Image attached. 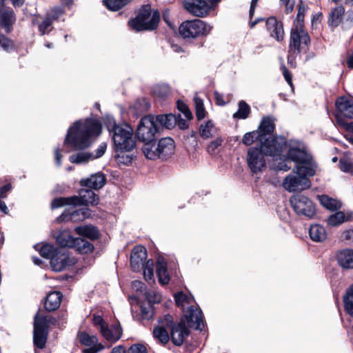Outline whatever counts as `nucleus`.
Wrapping results in <instances>:
<instances>
[{"label": "nucleus", "instance_id": "52", "mask_svg": "<svg viewBox=\"0 0 353 353\" xmlns=\"http://www.w3.org/2000/svg\"><path fill=\"white\" fill-rule=\"evenodd\" d=\"M223 139L221 137H218L214 141H211L207 147L208 152L211 154H216L219 152V148L221 146Z\"/></svg>", "mask_w": 353, "mask_h": 353}, {"label": "nucleus", "instance_id": "50", "mask_svg": "<svg viewBox=\"0 0 353 353\" xmlns=\"http://www.w3.org/2000/svg\"><path fill=\"white\" fill-rule=\"evenodd\" d=\"M216 132V130L211 121L206 122L205 125L200 126V136L204 138L212 137Z\"/></svg>", "mask_w": 353, "mask_h": 353}, {"label": "nucleus", "instance_id": "53", "mask_svg": "<svg viewBox=\"0 0 353 353\" xmlns=\"http://www.w3.org/2000/svg\"><path fill=\"white\" fill-rule=\"evenodd\" d=\"M52 19L46 17L39 26V30L41 35L49 33L52 29Z\"/></svg>", "mask_w": 353, "mask_h": 353}, {"label": "nucleus", "instance_id": "7", "mask_svg": "<svg viewBox=\"0 0 353 353\" xmlns=\"http://www.w3.org/2000/svg\"><path fill=\"white\" fill-rule=\"evenodd\" d=\"M54 318L52 316H42L37 313L34 317L33 343L39 349L46 347L49 324L52 323Z\"/></svg>", "mask_w": 353, "mask_h": 353}, {"label": "nucleus", "instance_id": "19", "mask_svg": "<svg viewBox=\"0 0 353 353\" xmlns=\"http://www.w3.org/2000/svg\"><path fill=\"white\" fill-rule=\"evenodd\" d=\"M190 329L181 322L172 325L170 329L172 342L176 346L181 345L185 337L190 334Z\"/></svg>", "mask_w": 353, "mask_h": 353}, {"label": "nucleus", "instance_id": "5", "mask_svg": "<svg viewBox=\"0 0 353 353\" xmlns=\"http://www.w3.org/2000/svg\"><path fill=\"white\" fill-rule=\"evenodd\" d=\"M160 21V14L154 11L152 14L151 6L143 5L139 9L137 17L128 21L130 28L136 32L155 30Z\"/></svg>", "mask_w": 353, "mask_h": 353}, {"label": "nucleus", "instance_id": "13", "mask_svg": "<svg viewBox=\"0 0 353 353\" xmlns=\"http://www.w3.org/2000/svg\"><path fill=\"white\" fill-rule=\"evenodd\" d=\"M71 265V260L65 249L58 248L50 261V266L55 272H61Z\"/></svg>", "mask_w": 353, "mask_h": 353}, {"label": "nucleus", "instance_id": "22", "mask_svg": "<svg viewBox=\"0 0 353 353\" xmlns=\"http://www.w3.org/2000/svg\"><path fill=\"white\" fill-rule=\"evenodd\" d=\"M266 26L272 37L278 41H283L284 30L281 21H277L275 17H270L266 21Z\"/></svg>", "mask_w": 353, "mask_h": 353}, {"label": "nucleus", "instance_id": "63", "mask_svg": "<svg viewBox=\"0 0 353 353\" xmlns=\"http://www.w3.org/2000/svg\"><path fill=\"white\" fill-rule=\"evenodd\" d=\"M64 12V10L61 6H57L54 7L51 10L50 14L48 15L47 17H51L52 20L57 19L61 15H62Z\"/></svg>", "mask_w": 353, "mask_h": 353}, {"label": "nucleus", "instance_id": "32", "mask_svg": "<svg viewBox=\"0 0 353 353\" xmlns=\"http://www.w3.org/2000/svg\"><path fill=\"white\" fill-rule=\"evenodd\" d=\"M75 245L72 248L80 254L91 253L94 250V245L83 238H76Z\"/></svg>", "mask_w": 353, "mask_h": 353}, {"label": "nucleus", "instance_id": "57", "mask_svg": "<svg viewBox=\"0 0 353 353\" xmlns=\"http://www.w3.org/2000/svg\"><path fill=\"white\" fill-rule=\"evenodd\" d=\"M0 48L5 51H10L13 48L12 41L2 34H0Z\"/></svg>", "mask_w": 353, "mask_h": 353}, {"label": "nucleus", "instance_id": "20", "mask_svg": "<svg viewBox=\"0 0 353 353\" xmlns=\"http://www.w3.org/2000/svg\"><path fill=\"white\" fill-rule=\"evenodd\" d=\"M337 116L353 119V99L341 97L336 101Z\"/></svg>", "mask_w": 353, "mask_h": 353}, {"label": "nucleus", "instance_id": "62", "mask_svg": "<svg viewBox=\"0 0 353 353\" xmlns=\"http://www.w3.org/2000/svg\"><path fill=\"white\" fill-rule=\"evenodd\" d=\"M339 166L340 169L346 172H352V163L347 159H341L339 163Z\"/></svg>", "mask_w": 353, "mask_h": 353}, {"label": "nucleus", "instance_id": "29", "mask_svg": "<svg viewBox=\"0 0 353 353\" xmlns=\"http://www.w3.org/2000/svg\"><path fill=\"white\" fill-rule=\"evenodd\" d=\"M56 241L61 246L60 248H72L75 245L76 238L72 235L70 231L63 230L56 236Z\"/></svg>", "mask_w": 353, "mask_h": 353}, {"label": "nucleus", "instance_id": "33", "mask_svg": "<svg viewBox=\"0 0 353 353\" xmlns=\"http://www.w3.org/2000/svg\"><path fill=\"white\" fill-rule=\"evenodd\" d=\"M155 141L145 142L143 145L142 150L145 157L150 160L159 159L158 149Z\"/></svg>", "mask_w": 353, "mask_h": 353}, {"label": "nucleus", "instance_id": "25", "mask_svg": "<svg viewBox=\"0 0 353 353\" xmlns=\"http://www.w3.org/2000/svg\"><path fill=\"white\" fill-rule=\"evenodd\" d=\"M336 260L338 264L343 269L353 268V250L343 249L339 250L336 254Z\"/></svg>", "mask_w": 353, "mask_h": 353}, {"label": "nucleus", "instance_id": "55", "mask_svg": "<svg viewBox=\"0 0 353 353\" xmlns=\"http://www.w3.org/2000/svg\"><path fill=\"white\" fill-rule=\"evenodd\" d=\"M176 108L179 110V112L183 114L184 117L187 119L190 120L193 118L192 114L188 106L182 100H178L176 101Z\"/></svg>", "mask_w": 353, "mask_h": 353}, {"label": "nucleus", "instance_id": "3", "mask_svg": "<svg viewBox=\"0 0 353 353\" xmlns=\"http://www.w3.org/2000/svg\"><path fill=\"white\" fill-rule=\"evenodd\" d=\"M174 300L177 307L182 310L183 314L180 321L185 326L195 330H199V308L192 295L183 292L174 294Z\"/></svg>", "mask_w": 353, "mask_h": 353}, {"label": "nucleus", "instance_id": "64", "mask_svg": "<svg viewBox=\"0 0 353 353\" xmlns=\"http://www.w3.org/2000/svg\"><path fill=\"white\" fill-rule=\"evenodd\" d=\"M128 353H147V349L141 344H134L129 348Z\"/></svg>", "mask_w": 353, "mask_h": 353}, {"label": "nucleus", "instance_id": "24", "mask_svg": "<svg viewBox=\"0 0 353 353\" xmlns=\"http://www.w3.org/2000/svg\"><path fill=\"white\" fill-rule=\"evenodd\" d=\"M106 182L105 176L101 172H97L92 174L89 178L82 179L81 185L90 189L99 190L105 185Z\"/></svg>", "mask_w": 353, "mask_h": 353}, {"label": "nucleus", "instance_id": "44", "mask_svg": "<svg viewBox=\"0 0 353 353\" xmlns=\"http://www.w3.org/2000/svg\"><path fill=\"white\" fill-rule=\"evenodd\" d=\"M153 336L158 339L161 343L165 345L169 341V334L164 326H157L153 330Z\"/></svg>", "mask_w": 353, "mask_h": 353}, {"label": "nucleus", "instance_id": "16", "mask_svg": "<svg viewBox=\"0 0 353 353\" xmlns=\"http://www.w3.org/2000/svg\"><path fill=\"white\" fill-rule=\"evenodd\" d=\"M77 198L74 201V206L77 205H97L99 203V196L90 189H81L79 196H72Z\"/></svg>", "mask_w": 353, "mask_h": 353}, {"label": "nucleus", "instance_id": "61", "mask_svg": "<svg viewBox=\"0 0 353 353\" xmlns=\"http://www.w3.org/2000/svg\"><path fill=\"white\" fill-rule=\"evenodd\" d=\"M212 10L211 6L205 0H200V17H205Z\"/></svg>", "mask_w": 353, "mask_h": 353}, {"label": "nucleus", "instance_id": "30", "mask_svg": "<svg viewBox=\"0 0 353 353\" xmlns=\"http://www.w3.org/2000/svg\"><path fill=\"white\" fill-rule=\"evenodd\" d=\"M183 143L190 154H192L193 158L197 157V138L196 133L192 131L184 137Z\"/></svg>", "mask_w": 353, "mask_h": 353}, {"label": "nucleus", "instance_id": "49", "mask_svg": "<svg viewBox=\"0 0 353 353\" xmlns=\"http://www.w3.org/2000/svg\"><path fill=\"white\" fill-rule=\"evenodd\" d=\"M184 8L195 17H199V0H183Z\"/></svg>", "mask_w": 353, "mask_h": 353}, {"label": "nucleus", "instance_id": "38", "mask_svg": "<svg viewBox=\"0 0 353 353\" xmlns=\"http://www.w3.org/2000/svg\"><path fill=\"white\" fill-rule=\"evenodd\" d=\"M146 298L148 301L141 305V315L143 319L150 320L154 314L150 293L146 294Z\"/></svg>", "mask_w": 353, "mask_h": 353}, {"label": "nucleus", "instance_id": "28", "mask_svg": "<svg viewBox=\"0 0 353 353\" xmlns=\"http://www.w3.org/2000/svg\"><path fill=\"white\" fill-rule=\"evenodd\" d=\"M62 299V294L60 292L49 293L46 298L44 303L45 309L48 312L54 311L60 306Z\"/></svg>", "mask_w": 353, "mask_h": 353}, {"label": "nucleus", "instance_id": "17", "mask_svg": "<svg viewBox=\"0 0 353 353\" xmlns=\"http://www.w3.org/2000/svg\"><path fill=\"white\" fill-rule=\"evenodd\" d=\"M158 149L159 159L166 160L171 157L174 152L175 144L174 140L170 137L161 139L157 144Z\"/></svg>", "mask_w": 353, "mask_h": 353}, {"label": "nucleus", "instance_id": "18", "mask_svg": "<svg viewBox=\"0 0 353 353\" xmlns=\"http://www.w3.org/2000/svg\"><path fill=\"white\" fill-rule=\"evenodd\" d=\"M180 35L183 39H194L199 35V20H188L183 22L179 28Z\"/></svg>", "mask_w": 353, "mask_h": 353}, {"label": "nucleus", "instance_id": "23", "mask_svg": "<svg viewBox=\"0 0 353 353\" xmlns=\"http://www.w3.org/2000/svg\"><path fill=\"white\" fill-rule=\"evenodd\" d=\"M153 121L159 126V131L163 128L172 129L176 125V115L170 114L153 116Z\"/></svg>", "mask_w": 353, "mask_h": 353}, {"label": "nucleus", "instance_id": "48", "mask_svg": "<svg viewBox=\"0 0 353 353\" xmlns=\"http://www.w3.org/2000/svg\"><path fill=\"white\" fill-rule=\"evenodd\" d=\"M76 197H59L52 200L51 208L52 209L59 208L65 205H74V201L77 200Z\"/></svg>", "mask_w": 353, "mask_h": 353}, {"label": "nucleus", "instance_id": "9", "mask_svg": "<svg viewBox=\"0 0 353 353\" xmlns=\"http://www.w3.org/2000/svg\"><path fill=\"white\" fill-rule=\"evenodd\" d=\"M296 174L288 175L283 181V187L290 192L302 191L309 189L311 186V182L309 179L312 176L305 174L304 173L293 172Z\"/></svg>", "mask_w": 353, "mask_h": 353}, {"label": "nucleus", "instance_id": "56", "mask_svg": "<svg viewBox=\"0 0 353 353\" xmlns=\"http://www.w3.org/2000/svg\"><path fill=\"white\" fill-rule=\"evenodd\" d=\"M143 271V276L146 280H151L154 276L153 262L150 260L145 262L141 268Z\"/></svg>", "mask_w": 353, "mask_h": 353}, {"label": "nucleus", "instance_id": "42", "mask_svg": "<svg viewBox=\"0 0 353 353\" xmlns=\"http://www.w3.org/2000/svg\"><path fill=\"white\" fill-rule=\"evenodd\" d=\"M92 153L90 152H81L70 155L69 160L72 163L81 164L92 160Z\"/></svg>", "mask_w": 353, "mask_h": 353}, {"label": "nucleus", "instance_id": "35", "mask_svg": "<svg viewBox=\"0 0 353 353\" xmlns=\"http://www.w3.org/2000/svg\"><path fill=\"white\" fill-rule=\"evenodd\" d=\"M345 9L343 6H338L335 8L330 14L328 23L330 26L337 27L342 21V17L344 15Z\"/></svg>", "mask_w": 353, "mask_h": 353}, {"label": "nucleus", "instance_id": "37", "mask_svg": "<svg viewBox=\"0 0 353 353\" xmlns=\"http://www.w3.org/2000/svg\"><path fill=\"white\" fill-rule=\"evenodd\" d=\"M157 274L159 278V283L163 285L168 283L170 279L165 262L158 261L157 263Z\"/></svg>", "mask_w": 353, "mask_h": 353}, {"label": "nucleus", "instance_id": "40", "mask_svg": "<svg viewBox=\"0 0 353 353\" xmlns=\"http://www.w3.org/2000/svg\"><path fill=\"white\" fill-rule=\"evenodd\" d=\"M170 93V88L166 84H161L155 85L152 89V94L154 97L159 100L165 99Z\"/></svg>", "mask_w": 353, "mask_h": 353}, {"label": "nucleus", "instance_id": "1", "mask_svg": "<svg viewBox=\"0 0 353 353\" xmlns=\"http://www.w3.org/2000/svg\"><path fill=\"white\" fill-rule=\"evenodd\" d=\"M101 124L94 119L75 121L68 130L64 145L72 150H83L89 148L101 133Z\"/></svg>", "mask_w": 353, "mask_h": 353}, {"label": "nucleus", "instance_id": "26", "mask_svg": "<svg viewBox=\"0 0 353 353\" xmlns=\"http://www.w3.org/2000/svg\"><path fill=\"white\" fill-rule=\"evenodd\" d=\"M100 333L107 341L116 342L121 336L122 329L119 325L109 326L108 324H107Z\"/></svg>", "mask_w": 353, "mask_h": 353}, {"label": "nucleus", "instance_id": "10", "mask_svg": "<svg viewBox=\"0 0 353 353\" xmlns=\"http://www.w3.org/2000/svg\"><path fill=\"white\" fill-rule=\"evenodd\" d=\"M310 42L307 32L300 26H294L291 30L290 49L298 53L306 50Z\"/></svg>", "mask_w": 353, "mask_h": 353}, {"label": "nucleus", "instance_id": "31", "mask_svg": "<svg viewBox=\"0 0 353 353\" xmlns=\"http://www.w3.org/2000/svg\"><path fill=\"white\" fill-rule=\"evenodd\" d=\"M309 234L312 240L316 242H322L327 237L325 228L319 224L312 225L309 230Z\"/></svg>", "mask_w": 353, "mask_h": 353}, {"label": "nucleus", "instance_id": "11", "mask_svg": "<svg viewBox=\"0 0 353 353\" xmlns=\"http://www.w3.org/2000/svg\"><path fill=\"white\" fill-rule=\"evenodd\" d=\"M291 205L297 214L312 217L316 209L312 201L307 196L297 194L292 196L290 199Z\"/></svg>", "mask_w": 353, "mask_h": 353}, {"label": "nucleus", "instance_id": "43", "mask_svg": "<svg viewBox=\"0 0 353 353\" xmlns=\"http://www.w3.org/2000/svg\"><path fill=\"white\" fill-rule=\"evenodd\" d=\"M321 204L325 208L330 210H336L341 208V203L327 195H321L319 196Z\"/></svg>", "mask_w": 353, "mask_h": 353}, {"label": "nucleus", "instance_id": "41", "mask_svg": "<svg viewBox=\"0 0 353 353\" xmlns=\"http://www.w3.org/2000/svg\"><path fill=\"white\" fill-rule=\"evenodd\" d=\"M79 342L85 346L92 347L97 344H101L98 342V338L95 335H90L85 332H82L79 334Z\"/></svg>", "mask_w": 353, "mask_h": 353}, {"label": "nucleus", "instance_id": "6", "mask_svg": "<svg viewBox=\"0 0 353 353\" xmlns=\"http://www.w3.org/2000/svg\"><path fill=\"white\" fill-rule=\"evenodd\" d=\"M274 129L275 119L268 116L262 119L257 130V132L262 135L263 151L267 155L275 156L281 152V145L272 135Z\"/></svg>", "mask_w": 353, "mask_h": 353}, {"label": "nucleus", "instance_id": "51", "mask_svg": "<svg viewBox=\"0 0 353 353\" xmlns=\"http://www.w3.org/2000/svg\"><path fill=\"white\" fill-rule=\"evenodd\" d=\"M345 221V214L339 211L327 218V223L331 226H337Z\"/></svg>", "mask_w": 353, "mask_h": 353}, {"label": "nucleus", "instance_id": "4", "mask_svg": "<svg viewBox=\"0 0 353 353\" xmlns=\"http://www.w3.org/2000/svg\"><path fill=\"white\" fill-rule=\"evenodd\" d=\"M110 134H112L116 152L131 151L136 145L133 137V131L128 125H118L114 121L110 120L106 124Z\"/></svg>", "mask_w": 353, "mask_h": 353}, {"label": "nucleus", "instance_id": "60", "mask_svg": "<svg viewBox=\"0 0 353 353\" xmlns=\"http://www.w3.org/2000/svg\"><path fill=\"white\" fill-rule=\"evenodd\" d=\"M159 322L162 324L161 326H164L167 329L172 328V325H175L173 321V318L170 314H166L163 316L159 321Z\"/></svg>", "mask_w": 353, "mask_h": 353}, {"label": "nucleus", "instance_id": "59", "mask_svg": "<svg viewBox=\"0 0 353 353\" xmlns=\"http://www.w3.org/2000/svg\"><path fill=\"white\" fill-rule=\"evenodd\" d=\"M92 323L99 332L104 329L108 324L101 316L96 314L93 316Z\"/></svg>", "mask_w": 353, "mask_h": 353}, {"label": "nucleus", "instance_id": "45", "mask_svg": "<svg viewBox=\"0 0 353 353\" xmlns=\"http://www.w3.org/2000/svg\"><path fill=\"white\" fill-rule=\"evenodd\" d=\"M250 113V108L249 105L244 101L239 103V108L237 112L233 114L234 119H245Z\"/></svg>", "mask_w": 353, "mask_h": 353}, {"label": "nucleus", "instance_id": "58", "mask_svg": "<svg viewBox=\"0 0 353 353\" xmlns=\"http://www.w3.org/2000/svg\"><path fill=\"white\" fill-rule=\"evenodd\" d=\"M305 12L306 8L304 6L300 5L294 26H300L301 28H303V19Z\"/></svg>", "mask_w": 353, "mask_h": 353}, {"label": "nucleus", "instance_id": "54", "mask_svg": "<svg viewBox=\"0 0 353 353\" xmlns=\"http://www.w3.org/2000/svg\"><path fill=\"white\" fill-rule=\"evenodd\" d=\"M150 103L145 98L139 99L134 103V108L139 113H143L149 110Z\"/></svg>", "mask_w": 353, "mask_h": 353}, {"label": "nucleus", "instance_id": "21", "mask_svg": "<svg viewBox=\"0 0 353 353\" xmlns=\"http://www.w3.org/2000/svg\"><path fill=\"white\" fill-rule=\"evenodd\" d=\"M89 216L90 212L88 208L75 210L72 212L69 209H66L57 217V221L58 223H61L63 221H75L77 219L83 220Z\"/></svg>", "mask_w": 353, "mask_h": 353}, {"label": "nucleus", "instance_id": "34", "mask_svg": "<svg viewBox=\"0 0 353 353\" xmlns=\"http://www.w3.org/2000/svg\"><path fill=\"white\" fill-rule=\"evenodd\" d=\"M282 149L281 148V152L279 154L275 156L270 155L273 158L272 167L278 170H283L287 172L291 169V166L288 165L287 159L281 157Z\"/></svg>", "mask_w": 353, "mask_h": 353}, {"label": "nucleus", "instance_id": "27", "mask_svg": "<svg viewBox=\"0 0 353 353\" xmlns=\"http://www.w3.org/2000/svg\"><path fill=\"white\" fill-rule=\"evenodd\" d=\"M74 232L79 236L86 237L91 241H94L100 237V232L98 228L91 225L77 226Z\"/></svg>", "mask_w": 353, "mask_h": 353}, {"label": "nucleus", "instance_id": "46", "mask_svg": "<svg viewBox=\"0 0 353 353\" xmlns=\"http://www.w3.org/2000/svg\"><path fill=\"white\" fill-rule=\"evenodd\" d=\"M129 0H103L104 6L111 11H117L128 4Z\"/></svg>", "mask_w": 353, "mask_h": 353}, {"label": "nucleus", "instance_id": "2", "mask_svg": "<svg viewBox=\"0 0 353 353\" xmlns=\"http://www.w3.org/2000/svg\"><path fill=\"white\" fill-rule=\"evenodd\" d=\"M288 159L296 163L293 172H304L305 174L314 176L318 164L307 147L302 143L291 145L287 153Z\"/></svg>", "mask_w": 353, "mask_h": 353}, {"label": "nucleus", "instance_id": "15", "mask_svg": "<svg viewBox=\"0 0 353 353\" xmlns=\"http://www.w3.org/2000/svg\"><path fill=\"white\" fill-rule=\"evenodd\" d=\"M4 3L5 0H0V26L10 32L16 20L15 14L12 9L5 7Z\"/></svg>", "mask_w": 353, "mask_h": 353}, {"label": "nucleus", "instance_id": "47", "mask_svg": "<svg viewBox=\"0 0 353 353\" xmlns=\"http://www.w3.org/2000/svg\"><path fill=\"white\" fill-rule=\"evenodd\" d=\"M344 304L347 312L353 316V284L347 290L344 296Z\"/></svg>", "mask_w": 353, "mask_h": 353}, {"label": "nucleus", "instance_id": "14", "mask_svg": "<svg viewBox=\"0 0 353 353\" xmlns=\"http://www.w3.org/2000/svg\"><path fill=\"white\" fill-rule=\"evenodd\" d=\"M147 259L146 249L141 245L133 248L130 256V265L134 272H139L143 267Z\"/></svg>", "mask_w": 353, "mask_h": 353}, {"label": "nucleus", "instance_id": "8", "mask_svg": "<svg viewBox=\"0 0 353 353\" xmlns=\"http://www.w3.org/2000/svg\"><path fill=\"white\" fill-rule=\"evenodd\" d=\"M159 132V128L153 121V115L143 117L137 126L136 135L138 139L144 143L155 141V136Z\"/></svg>", "mask_w": 353, "mask_h": 353}, {"label": "nucleus", "instance_id": "39", "mask_svg": "<svg viewBox=\"0 0 353 353\" xmlns=\"http://www.w3.org/2000/svg\"><path fill=\"white\" fill-rule=\"evenodd\" d=\"M261 137L262 135H261L257 130L249 132L243 135L242 143L245 145H250L254 141H259L261 143V148L263 150V140Z\"/></svg>", "mask_w": 353, "mask_h": 353}, {"label": "nucleus", "instance_id": "12", "mask_svg": "<svg viewBox=\"0 0 353 353\" xmlns=\"http://www.w3.org/2000/svg\"><path fill=\"white\" fill-rule=\"evenodd\" d=\"M264 154L267 155L261 149L251 148L248 150L247 162L252 174L262 172L265 167Z\"/></svg>", "mask_w": 353, "mask_h": 353}, {"label": "nucleus", "instance_id": "36", "mask_svg": "<svg viewBox=\"0 0 353 353\" xmlns=\"http://www.w3.org/2000/svg\"><path fill=\"white\" fill-rule=\"evenodd\" d=\"M34 249L39 251L40 255L46 259H50L57 250L59 248H55L54 245L50 244H44L43 245H40L37 244L34 246Z\"/></svg>", "mask_w": 353, "mask_h": 353}]
</instances>
